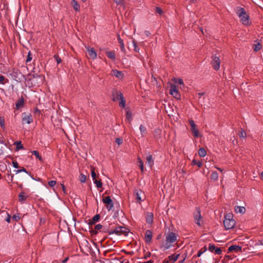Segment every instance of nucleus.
<instances>
[{"instance_id": "nucleus-14", "label": "nucleus", "mask_w": 263, "mask_h": 263, "mask_svg": "<svg viewBox=\"0 0 263 263\" xmlns=\"http://www.w3.org/2000/svg\"><path fill=\"white\" fill-rule=\"evenodd\" d=\"M86 49L90 58L93 60L97 58V54L93 48L87 47Z\"/></svg>"}, {"instance_id": "nucleus-22", "label": "nucleus", "mask_w": 263, "mask_h": 263, "mask_svg": "<svg viewBox=\"0 0 263 263\" xmlns=\"http://www.w3.org/2000/svg\"><path fill=\"white\" fill-rule=\"evenodd\" d=\"M154 160L153 159L152 156L151 155H148L146 157V164L149 165L150 167H152L154 164Z\"/></svg>"}, {"instance_id": "nucleus-9", "label": "nucleus", "mask_w": 263, "mask_h": 263, "mask_svg": "<svg viewBox=\"0 0 263 263\" xmlns=\"http://www.w3.org/2000/svg\"><path fill=\"white\" fill-rule=\"evenodd\" d=\"M22 123L29 124L33 122V119L31 114H27L26 112L22 114Z\"/></svg>"}, {"instance_id": "nucleus-58", "label": "nucleus", "mask_w": 263, "mask_h": 263, "mask_svg": "<svg viewBox=\"0 0 263 263\" xmlns=\"http://www.w3.org/2000/svg\"><path fill=\"white\" fill-rule=\"evenodd\" d=\"M12 219H13V220H15L16 221H17L18 220H20V217L19 216H17L16 215H14L13 216Z\"/></svg>"}, {"instance_id": "nucleus-63", "label": "nucleus", "mask_w": 263, "mask_h": 263, "mask_svg": "<svg viewBox=\"0 0 263 263\" xmlns=\"http://www.w3.org/2000/svg\"><path fill=\"white\" fill-rule=\"evenodd\" d=\"M61 186L62 187V190H63L64 193L65 194H66V189H65V187L64 185L63 184H61Z\"/></svg>"}, {"instance_id": "nucleus-61", "label": "nucleus", "mask_w": 263, "mask_h": 263, "mask_svg": "<svg viewBox=\"0 0 263 263\" xmlns=\"http://www.w3.org/2000/svg\"><path fill=\"white\" fill-rule=\"evenodd\" d=\"M10 220H11V215H9V214H7V217L6 219V221L9 223L10 222Z\"/></svg>"}, {"instance_id": "nucleus-4", "label": "nucleus", "mask_w": 263, "mask_h": 263, "mask_svg": "<svg viewBox=\"0 0 263 263\" xmlns=\"http://www.w3.org/2000/svg\"><path fill=\"white\" fill-rule=\"evenodd\" d=\"M237 14L243 25H248L249 24V16L247 14L244 8H240Z\"/></svg>"}, {"instance_id": "nucleus-64", "label": "nucleus", "mask_w": 263, "mask_h": 263, "mask_svg": "<svg viewBox=\"0 0 263 263\" xmlns=\"http://www.w3.org/2000/svg\"><path fill=\"white\" fill-rule=\"evenodd\" d=\"M177 83L180 84V85H183V81L180 79H178V81H177Z\"/></svg>"}, {"instance_id": "nucleus-41", "label": "nucleus", "mask_w": 263, "mask_h": 263, "mask_svg": "<svg viewBox=\"0 0 263 263\" xmlns=\"http://www.w3.org/2000/svg\"><path fill=\"white\" fill-rule=\"evenodd\" d=\"M120 102L119 103V106L123 108L125 107V100L123 97L122 96V98H120Z\"/></svg>"}, {"instance_id": "nucleus-19", "label": "nucleus", "mask_w": 263, "mask_h": 263, "mask_svg": "<svg viewBox=\"0 0 263 263\" xmlns=\"http://www.w3.org/2000/svg\"><path fill=\"white\" fill-rule=\"evenodd\" d=\"M234 210L236 213L243 214L246 212V209L244 206H235Z\"/></svg>"}, {"instance_id": "nucleus-53", "label": "nucleus", "mask_w": 263, "mask_h": 263, "mask_svg": "<svg viewBox=\"0 0 263 263\" xmlns=\"http://www.w3.org/2000/svg\"><path fill=\"white\" fill-rule=\"evenodd\" d=\"M116 142L118 144L120 145L123 143V139L121 138H118L116 139Z\"/></svg>"}, {"instance_id": "nucleus-26", "label": "nucleus", "mask_w": 263, "mask_h": 263, "mask_svg": "<svg viewBox=\"0 0 263 263\" xmlns=\"http://www.w3.org/2000/svg\"><path fill=\"white\" fill-rule=\"evenodd\" d=\"M153 214L148 213L146 217V221L147 223L151 224L153 221Z\"/></svg>"}, {"instance_id": "nucleus-24", "label": "nucleus", "mask_w": 263, "mask_h": 263, "mask_svg": "<svg viewBox=\"0 0 263 263\" xmlns=\"http://www.w3.org/2000/svg\"><path fill=\"white\" fill-rule=\"evenodd\" d=\"M191 131L194 137L198 138L200 137L198 129L196 126L195 127L191 128Z\"/></svg>"}, {"instance_id": "nucleus-55", "label": "nucleus", "mask_w": 263, "mask_h": 263, "mask_svg": "<svg viewBox=\"0 0 263 263\" xmlns=\"http://www.w3.org/2000/svg\"><path fill=\"white\" fill-rule=\"evenodd\" d=\"M189 123L191 125V128L195 127L196 126L195 122L193 120H189Z\"/></svg>"}, {"instance_id": "nucleus-39", "label": "nucleus", "mask_w": 263, "mask_h": 263, "mask_svg": "<svg viewBox=\"0 0 263 263\" xmlns=\"http://www.w3.org/2000/svg\"><path fill=\"white\" fill-rule=\"evenodd\" d=\"M140 132H141L142 136H144V135L146 133V129L144 125H143L142 124H141L140 126Z\"/></svg>"}, {"instance_id": "nucleus-60", "label": "nucleus", "mask_w": 263, "mask_h": 263, "mask_svg": "<svg viewBox=\"0 0 263 263\" xmlns=\"http://www.w3.org/2000/svg\"><path fill=\"white\" fill-rule=\"evenodd\" d=\"M29 76L31 77V78L29 79H30V80L32 78H36L37 77H38V76L36 74H32L31 73H29ZM27 79H29L27 78Z\"/></svg>"}, {"instance_id": "nucleus-28", "label": "nucleus", "mask_w": 263, "mask_h": 263, "mask_svg": "<svg viewBox=\"0 0 263 263\" xmlns=\"http://www.w3.org/2000/svg\"><path fill=\"white\" fill-rule=\"evenodd\" d=\"M126 118L130 122L132 120V113L129 109H126Z\"/></svg>"}, {"instance_id": "nucleus-56", "label": "nucleus", "mask_w": 263, "mask_h": 263, "mask_svg": "<svg viewBox=\"0 0 263 263\" xmlns=\"http://www.w3.org/2000/svg\"><path fill=\"white\" fill-rule=\"evenodd\" d=\"M102 228H103V226L101 224H98L97 225L95 226V230H100L101 229H102Z\"/></svg>"}, {"instance_id": "nucleus-49", "label": "nucleus", "mask_w": 263, "mask_h": 263, "mask_svg": "<svg viewBox=\"0 0 263 263\" xmlns=\"http://www.w3.org/2000/svg\"><path fill=\"white\" fill-rule=\"evenodd\" d=\"M91 177H92L93 180H95V179H97V175H96V173L95 172V169L94 168H93L91 170Z\"/></svg>"}, {"instance_id": "nucleus-57", "label": "nucleus", "mask_w": 263, "mask_h": 263, "mask_svg": "<svg viewBox=\"0 0 263 263\" xmlns=\"http://www.w3.org/2000/svg\"><path fill=\"white\" fill-rule=\"evenodd\" d=\"M12 165L14 168H18L19 167L18 163L16 161H13L12 162Z\"/></svg>"}, {"instance_id": "nucleus-50", "label": "nucleus", "mask_w": 263, "mask_h": 263, "mask_svg": "<svg viewBox=\"0 0 263 263\" xmlns=\"http://www.w3.org/2000/svg\"><path fill=\"white\" fill-rule=\"evenodd\" d=\"M0 126L2 128L5 127V120L2 117H0Z\"/></svg>"}, {"instance_id": "nucleus-36", "label": "nucleus", "mask_w": 263, "mask_h": 263, "mask_svg": "<svg viewBox=\"0 0 263 263\" xmlns=\"http://www.w3.org/2000/svg\"><path fill=\"white\" fill-rule=\"evenodd\" d=\"M262 48V45L260 43L254 45L253 49L255 51H258L260 50Z\"/></svg>"}, {"instance_id": "nucleus-25", "label": "nucleus", "mask_w": 263, "mask_h": 263, "mask_svg": "<svg viewBox=\"0 0 263 263\" xmlns=\"http://www.w3.org/2000/svg\"><path fill=\"white\" fill-rule=\"evenodd\" d=\"M106 54L107 57L112 61H115L116 60V54L114 51H106Z\"/></svg>"}, {"instance_id": "nucleus-27", "label": "nucleus", "mask_w": 263, "mask_h": 263, "mask_svg": "<svg viewBox=\"0 0 263 263\" xmlns=\"http://www.w3.org/2000/svg\"><path fill=\"white\" fill-rule=\"evenodd\" d=\"M14 144L16 145V151L24 149V147L22 144V142L21 141L15 142Z\"/></svg>"}, {"instance_id": "nucleus-2", "label": "nucleus", "mask_w": 263, "mask_h": 263, "mask_svg": "<svg viewBox=\"0 0 263 263\" xmlns=\"http://www.w3.org/2000/svg\"><path fill=\"white\" fill-rule=\"evenodd\" d=\"M10 75L13 80L17 82L30 80V79H27V78L25 76L23 75L20 70L17 69H13L11 73H10Z\"/></svg>"}, {"instance_id": "nucleus-18", "label": "nucleus", "mask_w": 263, "mask_h": 263, "mask_svg": "<svg viewBox=\"0 0 263 263\" xmlns=\"http://www.w3.org/2000/svg\"><path fill=\"white\" fill-rule=\"evenodd\" d=\"M28 197V196L24 192H21L18 196V201L23 203Z\"/></svg>"}, {"instance_id": "nucleus-5", "label": "nucleus", "mask_w": 263, "mask_h": 263, "mask_svg": "<svg viewBox=\"0 0 263 263\" xmlns=\"http://www.w3.org/2000/svg\"><path fill=\"white\" fill-rule=\"evenodd\" d=\"M129 232L128 229L126 227L120 226L115 228L114 230H111L109 232V235L116 234L117 235H123L125 236L128 235Z\"/></svg>"}, {"instance_id": "nucleus-31", "label": "nucleus", "mask_w": 263, "mask_h": 263, "mask_svg": "<svg viewBox=\"0 0 263 263\" xmlns=\"http://www.w3.org/2000/svg\"><path fill=\"white\" fill-rule=\"evenodd\" d=\"M118 40H119V44H120V48H121V51H122L123 52H125V48H124V45L123 41L120 38L119 35H118Z\"/></svg>"}, {"instance_id": "nucleus-54", "label": "nucleus", "mask_w": 263, "mask_h": 263, "mask_svg": "<svg viewBox=\"0 0 263 263\" xmlns=\"http://www.w3.org/2000/svg\"><path fill=\"white\" fill-rule=\"evenodd\" d=\"M189 123L191 125V128L195 127L196 126L195 122L193 120H189Z\"/></svg>"}, {"instance_id": "nucleus-10", "label": "nucleus", "mask_w": 263, "mask_h": 263, "mask_svg": "<svg viewBox=\"0 0 263 263\" xmlns=\"http://www.w3.org/2000/svg\"><path fill=\"white\" fill-rule=\"evenodd\" d=\"M170 93L176 99L179 100L181 98V95L179 93L175 85H172L170 88Z\"/></svg>"}, {"instance_id": "nucleus-40", "label": "nucleus", "mask_w": 263, "mask_h": 263, "mask_svg": "<svg viewBox=\"0 0 263 263\" xmlns=\"http://www.w3.org/2000/svg\"><path fill=\"white\" fill-rule=\"evenodd\" d=\"M138 163H139V166L140 168L141 171L142 172H144V165L143 162L142 160L140 158H138Z\"/></svg>"}, {"instance_id": "nucleus-6", "label": "nucleus", "mask_w": 263, "mask_h": 263, "mask_svg": "<svg viewBox=\"0 0 263 263\" xmlns=\"http://www.w3.org/2000/svg\"><path fill=\"white\" fill-rule=\"evenodd\" d=\"M102 201L105 204V206L108 211L112 210L114 208V203L110 196H106L103 198Z\"/></svg>"}, {"instance_id": "nucleus-62", "label": "nucleus", "mask_w": 263, "mask_h": 263, "mask_svg": "<svg viewBox=\"0 0 263 263\" xmlns=\"http://www.w3.org/2000/svg\"><path fill=\"white\" fill-rule=\"evenodd\" d=\"M115 3L117 5H119L122 3L123 0H114Z\"/></svg>"}, {"instance_id": "nucleus-16", "label": "nucleus", "mask_w": 263, "mask_h": 263, "mask_svg": "<svg viewBox=\"0 0 263 263\" xmlns=\"http://www.w3.org/2000/svg\"><path fill=\"white\" fill-rule=\"evenodd\" d=\"M24 99L23 96L15 102V109L18 110L20 108L24 107Z\"/></svg>"}, {"instance_id": "nucleus-33", "label": "nucleus", "mask_w": 263, "mask_h": 263, "mask_svg": "<svg viewBox=\"0 0 263 263\" xmlns=\"http://www.w3.org/2000/svg\"><path fill=\"white\" fill-rule=\"evenodd\" d=\"M32 155L36 156V157L41 161H43V158L40 155L39 153L37 151H33L31 152Z\"/></svg>"}, {"instance_id": "nucleus-46", "label": "nucleus", "mask_w": 263, "mask_h": 263, "mask_svg": "<svg viewBox=\"0 0 263 263\" xmlns=\"http://www.w3.org/2000/svg\"><path fill=\"white\" fill-rule=\"evenodd\" d=\"M155 12L156 13H158L160 15H162L163 13V11L162 9L158 7H156L155 8Z\"/></svg>"}, {"instance_id": "nucleus-43", "label": "nucleus", "mask_w": 263, "mask_h": 263, "mask_svg": "<svg viewBox=\"0 0 263 263\" xmlns=\"http://www.w3.org/2000/svg\"><path fill=\"white\" fill-rule=\"evenodd\" d=\"M207 250V248L206 246H204L203 248H202L201 249H200L197 254V257H200L201 254H202L204 252H205Z\"/></svg>"}, {"instance_id": "nucleus-59", "label": "nucleus", "mask_w": 263, "mask_h": 263, "mask_svg": "<svg viewBox=\"0 0 263 263\" xmlns=\"http://www.w3.org/2000/svg\"><path fill=\"white\" fill-rule=\"evenodd\" d=\"M90 233L91 235H97L98 234V232L96 230H91L90 231Z\"/></svg>"}, {"instance_id": "nucleus-3", "label": "nucleus", "mask_w": 263, "mask_h": 263, "mask_svg": "<svg viewBox=\"0 0 263 263\" xmlns=\"http://www.w3.org/2000/svg\"><path fill=\"white\" fill-rule=\"evenodd\" d=\"M236 223L234 219H233L232 215L229 213L224 216L223 225L226 230H230L234 228Z\"/></svg>"}, {"instance_id": "nucleus-23", "label": "nucleus", "mask_w": 263, "mask_h": 263, "mask_svg": "<svg viewBox=\"0 0 263 263\" xmlns=\"http://www.w3.org/2000/svg\"><path fill=\"white\" fill-rule=\"evenodd\" d=\"M71 5L72 6L73 9L76 11H79L80 9V5L76 0H72Z\"/></svg>"}, {"instance_id": "nucleus-15", "label": "nucleus", "mask_w": 263, "mask_h": 263, "mask_svg": "<svg viewBox=\"0 0 263 263\" xmlns=\"http://www.w3.org/2000/svg\"><path fill=\"white\" fill-rule=\"evenodd\" d=\"M153 237V232L150 230H147L145 233V241L146 243L151 242Z\"/></svg>"}, {"instance_id": "nucleus-44", "label": "nucleus", "mask_w": 263, "mask_h": 263, "mask_svg": "<svg viewBox=\"0 0 263 263\" xmlns=\"http://www.w3.org/2000/svg\"><path fill=\"white\" fill-rule=\"evenodd\" d=\"M86 180V176L83 174H80V176H79V180L81 181V182L84 183V182H85Z\"/></svg>"}, {"instance_id": "nucleus-38", "label": "nucleus", "mask_w": 263, "mask_h": 263, "mask_svg": "<svg viewBox=\"0 0 263 263\" xmlns=\"http://www.w3.org/2000/svg\"><path fill=\"white\" fill-rule=\"evenodd\" d=\"M218 178V174L216 172H213L211 175V179L213 180H217Z\"/></svg>"}, {"instance_id": "nucleus-45", "label": "nucleus", "mask_w": 263, "mask_h": 263, "mask_svg": "<svg viewBox=\"0 0 263 263\" xmlns=\"http://www.w3.org/2000/svg\"><path fill=\"white\" fill-rule=\"evenodd\" d=\"M54 59L57 61L58 64H60L62 62V59L57 54H55L53 56Z\"/></svg>"}, {"instance_id": "nucleus-17", "label": "nucleus", "mask_w": 263, "mask_h": 263, "mask_svg": "<svg viewBox=\"0 0 263 263\" xmlns=\"http://www.w3.org/2000/svg\"><path fill=\"white\" fill-rule=\"evenodd\" d=\"M111 74L113 76H115L116 77L119 79H122L124 76V74L122 71H119L117 69H113L111 71Z\"/></svg>"}, {"instance_id": "nucleus-48", "label": "nucleus", "mask_w": 263, "mask_h": 263, "mask_svg": "<svg viewBox=\"0 0 263 263\" xmlns=\"http://www.w3.org/2000/svg\"><path fill=\"white\" fill-rule=\"evenodd\" d=\"M57 182L54 180H51L48 182V185L51 187H53L56 184Z\"/></svg>"}, {"instance_id": "nucleus-42", "label": "nucleus", "mask_w": 263, "mask_h": 263, "mask_svg": "<svg viewBox=\"0 0 263 263\" xmlns=\"http://www.w3.org/2000/svg\"><path fill=\"white\" fill-rule=\"evenodd\" d=\"M192 165H197L199 167H201L202 166V162L200 161H197L195 159H194L192 162Z\"/></svg>"}, {"instance_id": "nucleus-21", "label": "nucleus", "mask_w": 263, "mask_h": 263, "mask_svg": "<svg viewBox=\"0 0 263 263\" xmlns=\"http://www.w3.org/2000/svg\"><path fill=\"white\" fill-rule=\"evenodd\" d=\"M100 218V215L99 214L95 215L92 218V219L89 221V225L92 226L96 222L99 221Z\"/></svg>"}, {"instance_id": "nucleus-51", "label": "nucleus", "mask_w": 263, "mask_h": 263, "mask_svg": "<svg viewBox=\"0 0 263 263\" xmlns=\"http://www.w3.org/2000/svg\"><path fill=\"white\" fill-rule=\"evenodd\" d=\"M31 60H32V55H31V52L29 51L28 53V55H27V59L26 60V62L28 63L29 62H30L31 61Z\"/></svg>"}, {"instance_id": "nucleus-30", "label": "nucleus", "mask_w": 263, "mask_h": 263, "mask_svg": "<svg viewBox=\"0 0 263 263\" xmlns=\"http://www.w3.org/2000/svg\"><path fill=\"white\" fill-rule=\"evenodd\" d=\"M103 228H102V230L101 232H102L103 233H108L109 234V232H111V230H110V228L108 226H107L106 224H103Z\"/></svg>"}, {"instance_id": "nucleus-7", "label": "nucleus", "mask_w": 263, "mask_h": 263, "mask_svg": "<svg viewBox=\"0 0 263 263\" xmlns=\"http://www.w3.org/2000/svg\"><path fill=\"white\" fill-rule=\"evenodd\" d=\"M201 218V211L199 207L196 208V212L194 213V219L195 222L199 226L201 227V224L200 220Z\"/></svg>"}, {"instance_id": "nucleus-8", "label": "nucleus", "mask_w": 263, "mask_h": 263, "mask_svg": "<svg viewBox=\"0 0 263 263\" xmlns=\"http://www.w3.org/2000/svg\"><path fill=\"white\" fill-rule=\"evenodd\" d=\"M211 64L214 70L216 71L218 70L220 68V60L219 58L216 55L213 56V60L211 61Z\"/></svg>"}, {"instance_id": "nucleus-12", "label": "nucleus", "mask_w": 263, "mask_h": 263, "mask_svg": "<svg viewBox=\"0 0 263 263\" xmlns=\"http://www.w3.org/2000/svg\"><path fill=\"white\" fill-rule=\"evenodd\" d=\"M209 250L211 252H214L217 255H220L222 253V250L220 248H218L214 245L211 243L209 244Z\"/></svg>"}, {"instance_id": "nucleus-13", "label": "nucleus", "mask_w": 263, "mask_h": 263, "mask_svg": "<svg viewBox=\"0 0 263 263\" xmlns=\"http://www.w3.org/2000/svg\"><path fill=\"white\" fill-rule=\"evenodd\" d=\"M235 252V253L242 252V247L237 245H232L229 247L228 253L231 252Z\"/></svg>"}, {"instance_id": "nucleus-47", "label": "nucleus", "mask_w": 263, "mask_h": 263, "mask_svg": "<svg viewBox=\"0 0 263 263\" xmlns=\"http://www.w3.org/2000/svg\"><path fill=\"white\" fill-rule=\"evenodd\" d=\"M6 80H7V82L8 81V80L6 79L4 76L0 74V84H4L6 83L4 82Z\"/></svg>"}, {"instance_id": "nucleus-29", "label": "nucleus", "mask_w": 263, "mask_h": 263, "mask_svg": "<svg viewBox=\"0 0 263 263\" xmlns=\"http://www.w3.org/2000/svg\"><path fill=\"white\" fill-rule=\"evenodd\" d=\"M179 256H180L179 254H177V255H175L174 254H172L171 255L169 256L168 258H169L170 260L172 261V262H174L178 259Z\"/></svg>"}, {"instance_id": "nucleus-32", "label": "nucleus", "mask_w": 263, "mask_h": 263, "mask_svg": "<svg viewBox=\"0 0 263 263\" xmlns=\"http://www.w3.org/2000/svg\"><path fill=\"white\" fill-rule=\"evenodd\" d=\"M198 155L200 157H204L206 155V152L205 149L204 148H200L198 150Z\"/></svg>"}, {"instance_id": "nucleus-35", "label": "nucleus", "mask_w": 263, "mask_h": 263, "mask_svg": "<svg viewBox=\"0 0 263 263\" xmlns=\"http://www.w3.org/2000/svg\"><path fill=\"white\" fill-rule=\"evenodd\" d=\"M238 135H239V137L241 138H245L247 137V134L245 132V130L242 128L240 129V130L239 131V132L238 133Z\"/></svg>"}, {"instance_id": "nucleus-37", "label": "nucleus", "mask_w": 263, "mask_h": 263, "mask_svg": "<svg viewBox=\"0 0 263 263\" xmlns=\"http://www.w3.org/2000/svg\"><path fill=\"white\" fill-rule=\"evenodd\" d=\"M94 183L96 185L98 188H101L102 187V183L101 180H97V179L93 180Z\"/></svg>"}, {"instance_id": "nucleus-20", "label": "nucleus", "mask_w": 263, "mask_h": 263, "mask_svg": "<svg viewBox=\"0 0 263 263\" xmlns=\"http://www.w3.org/2000/svg\"><path fill=\"white\" fill-rule=\"evenodd\" d=\"M141 194H142V191L141 190H136L134 192V194L136 196V200L138 202H140L142 200L140 197Z\"/></svg>"}, {"instance_id": "nucleus-52", "label": "nucleus", "mask_w": 263, "mask_h": 263, "mask_svg": "<svg viewBox=\"0 0 263 263\" xmlns=\"http://www.w3.org/2000/svg\"><path fill=\"white\" fill-rule=\"evenodd\" d=\"M133 43L134 46V50L136 52H138L139 50V48H138V46L136 44V43L135 40L133 41Z\"/></svg>"}, {"instance_id": "nucleus-1", "label": "nucleus", "mask_w": 263, "mask_h": 263, "mask_svg": "<svg viewBox=\"0 0 263 263\" xmlns=\"http://www.w3.org/2000/svg\"><path fill=\"white\" fill-rule=\"evenodd\" d=\"M177 240V235L174 232L168 233L165 239V242L163 241L161 245L160 246L161 249L164 248V250L168 249L171 246L172 243H174Z\"/></svg>"}, {"instance_id": "nucleus-11", "label": "nucleus", "mask_w": 263, "mask_h": 263, "mask_svg": "<svg viewBox=\"0 0 263 263\" xmlns=\"http://www.w3.org/2000/svg\"><path fill=\"white\" fill-rule=\"evenodd\" d=\"M123 95L121 91H118L117 90L113 89L111 91V97L113 101H116L119 100L120 98H122Z\"/></svg>"}, {"instance_id": "nucleus-34", "label": "nucleus", "mask_w": 263, "mask_h": 263, "mask_svg": "<svg viewBox=\"0 0 263 263\" xmlns=\"http://www.w3.org/2000/svg\"><path fill=\"white\" fill-rule=\"evenodd\" d=\"M14 172L16 174L20 173L21 172H25L28 174L29 176H31V173L28 172L26 168L23 167L22 169L17 170H14Z\"/></svg>"}]
</instances>
